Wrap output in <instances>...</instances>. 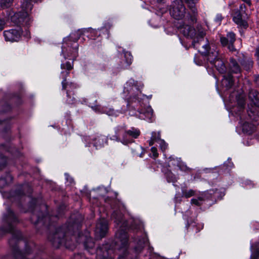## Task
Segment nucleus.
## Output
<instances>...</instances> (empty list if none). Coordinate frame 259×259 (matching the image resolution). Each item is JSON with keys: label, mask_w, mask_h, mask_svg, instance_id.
<instances>
[{"label": "nucleus", "mask_w": 259, "mask_h": 259, "mask_svg": "<svg viewBox=\"0 0 259 259\" xmlns=\"http://www.w3.org/2000/svg\"><path fill=\"white\" fill-rule=\"evenodd\" d=\"M206 194L205 192L201 193L199 195L195 198H192L191 200V204L195 205L198 206H201L205 200Z\"/></svg>", "instance_id": "ddd939ff"}, {"label": "nucleus", "mask_w": 259, "mask_h": 259, "mask_svg": "<svg viewBox=\"0 0 259 259\" xmlns=\"http://www.w3.org/2000/svg\"><path fill=\"white\" fill-rule=\"evenodd\" d=\"M223 77L224 78L222 81L223 84L225 85L226 87L228 89L230 88L233 84V80L232 75L229 74L227 76L224 75Z\"/></svg>", "instance_id": "f3484780"}, {"label": "nucleus", "mask_w": 259, "mask_h": 259, "mask_svg": "<svg viewBox=\"0 0 259 259\" xmlns=\"http://www.w3.org/2000/svg\"><path fill=\"white\" fill-rule=\"evenodd\" d=\"M196 35L195 37H192L194 39V42L193 45L195 46V44L196 41H199L200 39L203 38V37L205 35V32L203 29L201 27H198L197 30H196Z\"/></svg>", "instance_id": "dca6fc26"}, {"label": "nucleus", "mask_w": 259, "mask_h": 259, "mask_svg": "<svg viewBox=\"0 0 259 259\" xmlns=\"http://www.w3.org/2000/svg\"><path fill=\"white\" fill-rule=\"evenodd\" d=\"M108 231V224L106 220L102 219L97 224L95 231V236L97 239L104 237Z\"/></svg>", "instance_id": "20e7f679"}, {"label": "nucleus", "mask_w": 259, "mask_h": 259, "mask_svg": "<svg viewBox=\"0 0 259 259\" xmlns=\"http://www.w3.org/2000/svg\"><path fill=\"white\" fill-rule=\"evenodd\" d=\"M12 180V177L10 174H8L5 178H2L0 179V186L3 187L9 183H11Z\"/></svg>", "instance_id": "4be33fe9"}, {"label": "nucleus", "mask_w": 259, "mask_h": 259, "mask_svg": "<svg viewBox=\"0 0 259 259\" xmlns=\"http://www.w3.org/2000/svg\"><path fill=\"white\" fill-rule=\"evenodd\" d=\"M116 139L117 140H118V137H116Z\"/></svg>", "instance_id": "de8ad7c7"}, {"label": "nucleus", "mask_w": 259, "mask_h": 259, "mask_svg": "<svg viewBox=\"0 0 259 259\" xmlns=\"http://www.w3.org/2000/svg\"><path fill=\"white\" fill-rule=\"evenodd\" d=\"M244 7V6H243L242 5L240 6V10H241V11H243V8Z\"/></svg>", "instance_id": "a18cd8bd"}, {"label": "nucleus", "mask_w": 259, "mask_h": 259, "mask_svg": "<svg viewBox=\"0 0 259 259\" xmlns=\"http://www.w3.org/2000/svg\"><path fill=\"white\" fill-rule=\"evenodd\" d=\"M249 97L255 106H259V94L256 92H251L249 94Z\"/></svg>", "instance_id": "aec40b11"}, {"label": "nucleus", "mask_w": 259, "mask_h": 259, "mask_svg": "<svg viewBox=\"0 0 259 259\" xmlns=\"http://www.w3.org/2000/svg\"><path fill=\"white\" fill-rule=\"evenodd\" d=\"M116 221L118 222L117 224H119V223H120L121 222V221L119 219H117L116 220Z\"/></svg>", "instance_id": "49530a36"}, {"label": "nucleus", "mask_w": 259, "mask_h": 259, "mask_svg": "<svg viewBox=\"0 0 259 259\" xmlns=\"http://www.w3.org/2000/svg\"><path fill=\"white\" fill-rule=\"evenodd\" d=\"M193 12L195 11V3L197 0H183Z\"/></svg>", "instance_id": "a878e982"}, {"label": "nucleus", "mask_w": 259, "mask_h": 259, "mask_svg": "<svg viewBox=\"0 0 259 259\" xmlns=\"http://www.w3.org/2000/svg\"><path fill=\"white\" fill-rule=\"evenodd\" d=\"M255 81L259 84V76L256 77Z\"/></svg>", "instance_id": "a19ab883"}, {"label": "nucleus", "mask_w": 259, "mask_h": 259, "mask_svg": "<svg viewBox=\"0 0 259 259\" xmlns=\"http://www.w3.org/2000/svg\"><path fill=\"white\" fill-rule=\"evenodd\" d=\"M151 151L152 153H153V157L155 158L158 157V154L157 152V148L155 147H153L151 149Z\"/></svg>", "instance_id": "72a5a7b5"}, {"label": "nucleus", "mask_w": 259, "mask_h": 259, "mask_svg": "<svg viewBox=\"0 0 259 259\" xmlns=\"http://www.w3.org/2000/svg\"><path fill=\"white\" fill-rule=\"evenodd\" d=\"M74 100V98H73L72 99H71V100H68V102L70 104H71L73 103V101Z\"/></svg>", "instance_id": "79ce46f5"}, {"label": "nucleus", "mask_w": 259, "mask_h": 259, "mask_svg": "<svg viewBox=\"0 0 259 259\" xmlns=\"http://www.w3.org/2000/svg\"><path fill=\"white\" fill-rule=\"evenodd\" d=\"M227 37L229 41V45L228 49L231 51H235L236 49L234 48L233 44L235 40V35L233 32H229L227 34Z\"/></svg>", "instance_id": "a211bd4d"}, {"label": "nucleus", "mask_w": 259, "mask_h": 259, "mask_svg": "<svg viewBox=\"0 0 259 259\" xmlns=\"http://www.w3.org/2000/svg\"><path fill=\"white\" fill-rule=\"evenodd\" d=\"M254 126L249 123V122H245L242 125V130L243 132L250 134L254 131Z\"/></svg>", "instance_id": "412c9836"}, {"label": "nucleus", "mask_w": 259, "mask_h": 259, "mask_svg": "<svg viewBox=\"0 0 259 259\" xmlns=\"http://www.w3.org/2000/svg\"><path fill=\"white\" fill-rule=\"evenodd\" d=\"M220 41H221L222 45L223 46H227V45L229 46V41L228 40L227 37H223V36L221 37Z\"/></svg>", "instance_id": "2f4dec72"}, {"label": "nucleus", "mask_w": 259, "mask_h": 259, "mask_svg": "<svg viewBox=\"0 0 259 259\" xmlns=\"http://www.w3.org/2000/svg\"><path fill=\"white\" fill-rule=\"evenodd\" d=\"M66 79L62 81V88L63 89L66 90L67 96L68 98H71V95L74 94L73 93L72 94V92H73L74 89L77 88V85L73 82H66Z\"/></svg>", "instance_id": "6e6552de"}, {"label": "nucleus", "mask_w": 259, "mask_h": 259, "mask_svg": "<svg viewBox=\"0 0 259 259\" xmlns=\"http://www.w3.org/2000/svg\"><path fill=\"white\" fill-rule=\"evenodd\" d=\"M251 255L250 259H258L259 257V242L251 246Z\"/></svg>", "instance_id": "4468645a"}, {"label": "nucleus", "mask_w": 259, "mask_h": 259, "mask_svg": "<svg viewBox=\"0 0 259 259\" xmlns=\"http://www.w3.org/2000/svg\"><path fill=\"white\" fill-rule=\"evenodd\" d=\"M13 0H1V5L3 9L10 7Z\"/></svg>", "instance_id": "cd10ccee"}, {"label": "nucleus", "mask_w": 259, "mask_h": 259, "mask_svg": "<svg viewBox=\"0 0 259 259\" xmlns=\"http://www.w3.org/2000/svg\"><path fill=\"white\" fill-rule=\"evenodd\" d=\"M186 9L181 1H177L172 4L170 11L171 16L176 19L181 20L185 15Z\"/></svg>", "instance_id": "7ed1b4c3"}, {"label": "nucleus", "mask_w": 259, "mask_h": 259, "mask_svg": "<svg viewBox=\"0 0 259 259\" xmlns=\"http://www.w3.org/2000/svg\"><path fill=\"white\" fill-rule=\"evenodd\" d=\"M106 143L107 139L104 136H98L93 140V144L96 149L103 147Z\"/></svg>", "instance_id": "9d476101"}, {"label": "nucleus", "mask_w": 259, "mask_h": 259, "mask_svg": "<svg viewBox=\"0 0 259 259\" xmlns=\"http://www.w3.org/2000/svg\"><path fill=\"white\" fill-rule=\"evenodd\" d=\"M143 87V84L134 79L131 78L125 83L123 94L124 97L128 100L132 101L134 99L138 100L139 96H141V88Z\"/></svg>", "instance_id": "f257e3e1"}, {"label": "nucleus", "mask_w": 259, "mask_h": 259, "mask_svg": "<svg viewBox=\"0 0 259 259\" xmlns=\"http://www.w3.org/2000/svg\"><path fill=\"white\" fill-rule=\"evenodd\" d=\"M64 234L56 233L54 235L52 238H50L53 245L56 247H58L59 246L63 243V238Z\"/></svg>", "instance_id": "f8f14e48"}, {"label": "nucleus", "mask_w": 259, "mask_h": 259, "mask_svg": "<svg viewBox=\"0 0 259 259\" xmlns=\"http://www.w3.org/2000/svg\"><path fill=\"white\" fill-rule=\"evenodd\" d=\"M249 66L252 67V61H248Z\"/></svg>", "instance_id": "37998d69"}, {"label": "nucleus", "mask_w": 259, "mask_h": 259, "mask_svg": "<svg viewBox=\"0 0 259 259\" xmlns=\"http://www.w3.org/2000/svg\"><path fill=\"white\" fill-rule=\"evenodd\" d=\"M7 212L9 214L8 218L7 219V221L8 222L11 221V222H15L17 220V218L15 217L14 213L11 210L10 208L8 209Z\"/></svg>", "instance_id": "bb28decb"}, {"label": "nucleus", "mask_w": 259, "mask_h": 259, "mask_svg": "<svg viewBox=\"0 0 259 259\" xmlns=\"http://www.w3.org/2000/svg\"><path fill=\"white\" fill-rule=\"evenodd\" d=\"M94 242L91 241H90L89 246L87 245V242H85L84 243V246H85V247L92 248L94 247Z\"/></svg>", "instance_id": "e433bc0d"}, {"label": "nucleus", "mask_w": 259, "mask_h": 259, "mask_svg": "<svg viewBox=\"0 0 259 259\" xmlns=\"http://www.w3.org/2000/svg\"><path fill=\"white\" fill-rule=\"evenodd\" d=\"M112 217L113 218H114L115 220H116V219H117V218L116 217V216H115V212H114V213H113L112 214Z\"/></svg>", "instance_id": "c03bdc74"}, {"label": "nucleus", "mask_w": 259, "mask_h": 259, "mask_svg": "<svg viewBox=\"0 0 259 259\" xmlns=\"http://www.w3.org/2000/svg\"><path fill=\"white\" fill-rule=\"evenodd\" d=\"M13 227L11 223L9 224V228L6 230L7 232H11L13 231Z\"/></svg>", "instance_id": "4c0bfd02"}, {"label": "nucleus", "mask_w": 259, "mask_h": 259, "mask_svg": "<svg viewBox=\"0 0 259 259\" xmlns=\"http://www.w3.org/2000/svg\"><path fill=\"white\" fill-rule=\"evenodd\" d=\"M21 35V30L19 29H12L6 30L4 32V36L6 41H18Z\"/></svg>", "instance_id": "39448f33"}, {"label": "nucleus", "mask_w": 259, "mask_h": 259, "mask_svg": "<svg viewBox=\"0 0 259 259\" xmlns=\"http://www.w3.org/2000/svg\"><path fill=\"white\" fill-rule=\"evenodd\" d=\"M92 30H92V29H84V30H83V32H84V33H86V32H87L91 31H92Z\"/></svg>", "instance_id": "ea45409f"}, {"label": "nucleus", "mask_w": 259, "mask_h": 259, "mask_svg": "<svg viewBox=\"0 0 259 259\" xmlns=\"http://www.w3.org/2000/svg\"><path fill=\"white\" fill-rule=\"evenodd\" d=\"M62 53L65 58L72 57L74 59L78 54V45L75 43L73 45L72 48H66L64 46L62 48Z\"/></svg>", "instance_id": "423d86ee"}, {"label": "nucleus", "mask_w": 259, "mask_h": 259, "mask_svg": "<svg viewBox=\"0 0 259 259\" xmlns=\"http://www.w3.org/2000/svg\"><path fill=\"white\" fill-rule=\"evenodd\" d=\"M208 60L214 65L220 73L224 74L226 72V68L224 62L219 57L217 52L209 53L208 55Z\"/></svg>", "instance_id": "f03ea898"}, {"label": "nucleus", "mask_w": 259, "mask_h": 259, "mask_svg": "<svg viewBox=\"0 0 259 259\" xmlns=\"http://www.w3.org/2000/svg\"><path fill=\"white\" fill-rule=\"evenodd\" d=\"M157 139L159 140V145L161 150L162 151H164L165 150V149L167 147V144L163 140H161L160 138V133H157Z\"/></svg>", "instance_id": "393cba45"}, {"label": "nucleus", "mask_w": 259, "mask_h": 259, "mask_svg": "<svg viewBox=\"0 0 259 259\" xmlns=\"http://www.w3.org/2000/svg\"><path fill=\"white\" fill-rule=\"evenodd\" d=\"M242 1H244V2H245L246 3H247V4H248L249 5H250L251 4L250 0H242Z\"/></svg>", "instance_id": "58836bf2"}, {"label": "nucleus", "mask_w": 259, "mask_h": 259, "mask_svg": "<svg viewBox=\"0 0 259 259\" xmlns=\"http://www.w3.org/2000/svg\"><path fill=\"white\" fill-rule=\"evenodd\" d=\"M92 108L93 110L98 113H103L105 112V111L103 110V108L99 105L92 106Z\"/></svg>", "instance_id": "c756f323"}, {"label": "nucleus", "mask_w": 259, "mask_h": 259, "mask_svg": "<svg viewBox=\"0 0 259 259\" xmlns=\"http://www.w3.org/2000/svg\"><path fill=\"white\" fill-rule=\"evenodd\" d=\"M229 72L238 73L240 71V68L238 63L234 59H230Z\"/></svg>", "instance_id": "2eb2a0df"}, {"label": "nucleus", "mask_w": 259, "mask_h": 259, "mask_svg": "<svg viewBox=\"0 0 259 259\" xmlns=\"http://www.w3.org/2000/svg\"><path fill=\"white\" fill-rule=\"evenodd\" d=\"M233 21L237 25L246 27L247 26V22L242 18L240 12L236 11L233 15Z\"/></svg>", "instance_id": "9b49d317"}, {"label": "nucleus", "mask_w": 259, "mask_h": 259, "mask_svg": "<svg viewBox=\"0 0 259 259\" xmlns=\"http://www.w3.org/2000/svg\"><path fill=\"white\" fill-rule=\"evenodd\" d=\"M61 67L62 69H66L69 71L73 68V64L70 62H67L64 64H62Z\"/></svg>", "instance_id": "c85d7f7f"}, {"label": "nucleus", "mask_w": 259, "mask_h": 259, "mask_svg": "<svg viewBox=\"0 0 259 259\" xmlns=\"http://www.w3.org/2000/svg\"><path fill=\"white\" fill-rule=\"evenodd\" d=\"M182 196L185 198H189L195 195V191L192 189L187 190L183 189L182 190Z\"/></svg>", "instance_id": "5701e85b"}, {"label": "nucleus", "mask_w": 259, "mask_h": 259, "mask_svg": "<svg viewBox=\"0 0 259 259\" xmlns=\"http://www.w3.org/2000/svg\"><path fill=\"white\" fill-rule=\"evenodd\" d=\"M125 55L126 57L128 56V57L129 58L128 59V60L127 61V63L128 65L131 64L132 63V57L131 56V55L130 54H128V53L126 54Z\"/></svg>", "instance_id": "c9c22d12"}, {"label": "nucleus", "mask_w": 259, "mask_h": 259, "mask_svg": "<svg viewBox=\"0 0 259 259\" xmlns=\"http://www.w3.org/2000/svg\"><path fill=\"white\" fill-rule=\"evenodd\" d=\"M157 134L156 132H153L152 133V136L151 138V140L149 141V145L150 146H152L153 144L154 141L156 140L157 138Z\"/></svg>", "instance_id": "473e14b6"}, {"label": "nucleus", "mask_w": 259, "mask_h": 259, "mask_svg": "<svg viewBox=\"0 0 259 259\" xmlns=\"http://www.w3.org/2000/svg\"><path fill=\"white\" fill-rule=\"evenodd\" d=\"M126 134L133 138H137L140 135V132L138 129L133 128L126 132Z\"/></svg>", "instance_id": "b1692460"}, {"label": "nucleus", "mask_w": 259, "mask_h": 259, "mask_svg": "<svg viewBox=\"0 0 259 259\" xmlns=\"http://www.w3.org/2000/svg\"><path fill=\"white\" fill-rule=\"evenodd\" d=\"M116 236H117L120 240L121 242L122 247H125L128 243V237L127 234L125 233H121L120 234H118V233L116 234Z\"/></svg>", "instance_id": "6ab92c4d"}, {"label": "nucleus", "mask_w": 259, "mask_h": 259, "mask_svg": "<svg viewBox=\"0 0 259 259\" xmlns=\"http://www.w3.org/2000/svg\"><path fill=\"white\" fill-rule=\"evenodd\" d=\"M107 114H108L109 116H117L118 115L119 112L117 111H114L113 109H109L108 111H105V112Z\"/></svg>", "instance_id": "7c9ffc66"}, {"label": "nucleus", "mask_w": 259, "mask_h": 259, "mask_svg": "<svg viewBox=\"0 0 259 259\" xmlns=\"http://www.w3.org/2000/svg\"><path fill=\"white\" fill-rule=\"evenodd\" d=\"M140 118L142 119L150 120L153 117V110L151 107H148L144 110L139 111Z\"/></svg>", "instance_id": "1a4fd4ad"}, {"label": "nucleus", "mask_w": 259, "mask_h": 259, "mask_svg": "<svg viewBox=\"0 0 259 259\" xmlns=\"http://www.w3.org/2000/svg\"><path fill=\"white\" fill-rule=\"evenodd\" d=\"M6 24L5 20L0 19V31H2L4 28Z\"/></svg>", "instance_id": "f704fd0d"}, {"label": "nucleus", "mask_w": 259, "mask_h": 259, "mask_svg": "<svg viewBox=\"0 0 259 259\" xmlns=\"http://www.w3.org/2000/svg\"><path fill=\"white\" fill-rule=\"evenodd\" d=\"M180 31L186 36L195 37L196 33V30L188 25H183L179 27Z\"/></svg>", "instance_id": "0eeeda50"}]
</instances>
